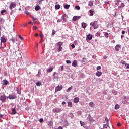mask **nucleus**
Returning a JSON list of instances; mask_svg holds the SVG:
<instances>
[{"label": "nucleus", "mask_w": 129, "mask_h": 129, "mask_svg": "<svg viewBox=\"0 0 129 129\" xmlns=\"http://www.w3.org/2000/svg\"><path fill=\"white\" fill-rule=\"evenodd\" d=\"M90 25V26H92L94 29H97V28H98V24H97V21L91 22Z\"/></svg>", "instance_id": "f257e3e1"}, {"label": "nucleus", "mask_w": 129, "mask_h": 129, "mask_svg": "<svg viewBox=\"0 0 129 129\" xmlns=\"http://www.w3.org/2000/svg\"><path fill=\"white\" fill-rule=\"evenodd\" d=\"M16 6H17V4H16V3L11 2L10 3L9 8L10 9V10H12V9H14V8H16Z\"/></svg>", "instance_id": "f03ea898"}, {"label": "nucleus", "mask_w": 129, "mask_h": 129, "mask_svg": "<svg viewBox=\"0 0 129 129\" xmlns=\"http://www.w3.org/2000/svg\"><path fill=\"white\" fill-rule=\"evenodd\" d=\"M62 89H63V87L62 86V85H58L55 88V92L60 91V90H62Z\"/></svg>", "instance_id": "7ed1b4c3"}, {"label": "nucleus", "mask_w": 129, "mask_h": 129, "mask_svg": "<svg viewBox=\"0 0 129 129\" xmlns=\"http://www.w3.org/2000/svg\"><path fill=\"white\" fill-rule=\"evenodd\" d=\"M57 45L58 46L59 48H58V52H61L62 51V42H59L57 44Z\"/></svg>", "instance_id": "20e7f679"}, {"label": "nucleus", "mask_w": 129, "mask_h": 129, "mask_svg": "<svg viewBox=\"0 0 129 129\" xmlns=\"http://www.w3.org/2000/svg\"><path fill=\"white\" fill-rule=\"evenodd\" d=\"M62 111V110L61 108H55L53 109V112L59 113V112H61Z\"/></svg>", "instance_id": "39448f33"}, {"label": "nucleus", "mask_w": 129, "mask_h": 129, "mask_svg": "<svg viewBox=\"0 0 129 129\" xmlns=\"http://www.w3.org/2000/svg\"><path fill=\"white\" fill-rule=\"evenodd\" d=\"M124 104H126V103H129V97L125 96L124 97Z\"/></svg>", "instance_id": "423d86ee"}, {"label": "nucleus", "mask_w": 129, "mask_h": 129, "mask_svg": "<svg viewBox=\"0 0 129 129\" xmlns=\"http://www.w3.org/2000/svg\"><path fill=\"white\" fill-rule=\"evenodd\" d=\"M7 98V96L5 95H3L0 97V100L2 101V102H5V100H6Z\"/></svg>", "instance_id": "0eeeda50"}, {"label": "nucleus", "mask_w": 129, "mask_h": 129, "mask_svg": "<svg viewBox=\"0 0 129 129\" xmlns=\"http://www.w3.org/2000/svg\"><path fill=\"white\" fill-rule=\"evenodd\" d=\"M61 19L63 22H66V21H67V15L63 14Z\"/></svg>", "instance_id": "6e6552de"}, {"label": "nucleus", "mask_w": 129, "mask_h": 129, "mask_svg": "<svg viewBox=\"0 0 129 129\" xmlns=\"http://www.w3.org/2000/svg\"><path fill=\"white\" fill-rule=\"evenodd\" d=\"M86 41H90V40L92 39V35L89 34L87 35V37L86 38Z\"/></svg>", "instance_id": "1a4fd4ad"}, {"label": "nucleus", "mask_w": 129, "mask_h": 129, "mask_svg": "<svg viewBox=\"0 0 129 129\" xmlns=\"http://www.w3.org/2000/svg\"><path fill=\"white\" fill-rule=\"evenodd\" d=\"M7 98L9 99H15V98H16V97L15 96V95L11 94L7 96Z\"/></svg>", "instance_id": "9d476101"}, {"label": "nucleus", "mask_w": 129, "mask_h": 129, "mask_svg": "<svg viewBox=\"0 0 129 129\" xmlns=\"http://www.w3.org/2000/svg\"><path fill=\"white\" fill-rule=\"evenodd\" d=\"M120 48H121V45L118 44L116 45L115 49L116 52H118V51H119V50L120 49Z\"/></svg>", "instance_id": "9b49d317"}, {"label": "nucleus", "mask_w": 129, "mask_h": 129, "mask_svg": "<svg viewBox=\"0 0 129 129\" xmlns=\"http://www.w3.org/2000/svg\"><path fill=\"white\" fill-rule=\"evenodd\" d=\"M0 40H1V45H2L3 43H6V42H7V40L3 37H1Z\"/></svg>", "instance_id": "f8f14e48"}, {"label": "nucleus", "mask_w": 129, "mask_h": 129, "mask_svg": "<svg viewBox=\"0 0 129 129\" xmlns=\"http://www.w3.org/2000/svg\"><path fill=\"white\" fill-rule=\"evenodd\" d=\"M115 5H117V6H118V7L119 8L120 4H121V2L120 1V0H116L115 1Z\"/></svg>", "instance_id": "ddd939ff"}, {"label": "nucleus", "mask_w": 129, "mask_h": 129, "mask_svg": "<svg viewBox=\"0 0 129 129\" xmlns=\"http://www.w3.org/2000/svg\"><path fill=\"white\" fill-rule=\"evenodd\" d=\"M72 66H73V67H77V61L75 60H74L72 63Z\"/></svg>", "instance_id": "4468645a"}, {"label": "nucleus", "mask_w": 129, "mask_h": 129, "mask_svg": "<svg viewBox=\"0 0 129 129\" xmlns=\"http://www.w3.org/2000/svg\"><path fill=\"white\" fill-rule=\"evenodd\" d=\"M80 19V16H74L73 18V21L74 22H75V21H77V20H79Z\"/></svg>", "instance_id": "2eb2a0df"}, {"label": "nucleus", "mask_w": 129, "mask_h": 129, "mask_svg": "<svg viewBox=\"0 0 129 129\" xmlns=\"http://www.w3.org/2000/svg\"><path fill=\"white\" fill-rule=\"evenodd\" d=\"M74 103H78L79 102V98L78 97H76L74 99Z\"/></svg>", "instance_id": "dca6fc26"}, {"label": "nucleus", "mask_w": 129, "mask_h": 129, "mask_svg": "<svg viewBox=\"0 0 129 129\" xmlns=\"http://www.w3.org/2000/svg\"><path fill=\"white\" fill-rule=\"evenodd\" d=\"M96 75H97L98 76V77H100V76L101 75H102V72H99V71H97L96 73Z\"/></svg>", "instance_id": "f3484780"}, {"label": "nucleus", "mask_w": 129, "mask_h": 129, "mask_svg": "<svg viewBox=\"0 0 129 129\" xmlns=\"http://www.w3.org/2000/svg\"><path fill=\"white\" fill-rule=\"evenodd\" d=\"M2 82L4 85H8V84H9V82L6 80H3Z\"/></svg>", "instance_id": "a211bd4d"}, {"label": "nucleus", "mask_w": 129, "mask_h": 129, "mask_svg": "<svg viewBox=\"0 0 129 129\" xmlns=\"http://www.w3.org/2000/svg\"><path fill=\"white\" fill-rule=\"evenodd\" d=\"M40 9H41V7H40V6H39V5H36L35 7V11H39V10H40Z\"/></svg>", "instance_id": "6ab92c4d"}, {"label": "nucleus", "mask_w": 129, "mask_h": 129, "mask_svg": "<svg viewBox=\"0 0 129 129\" xmlns=\"http://www.w3.org/2000/svg\"><path fill=\"white\" fill-rule=\"evenodd\" d=\"M87 26V25L86 23H85L84 22L82 23V28L85 29V28H86Z\"/></svg>", "instance_id": "aec40b11"}, {"label": "nucleus", "mask_w": 129, "mask_h": 129, "mask_svg": "<svg viewBox=\"0 0 129 129\" xmlns=\"http://www.w3.org/2000/svg\"><path fill=\"white\" fill-rule=\"evenodd\" d=\"M88 119H89L90 121H91L92 122H93V118L91 117V115H88Z\"/></svg>", "instance_id": "412c9836"}, {"label": "nucleus", "mask_w": 129, "mask_h": 129, "mask_svg": "<svg viewBox=\"0 0 129 129\" xmlns=\"http://www.w3.org/2000/svg\"><path fill=\"white\" fill-rule=\"evenodd\" d=\"M11 110L12 112L11 113V114H16V109H15V108H12Z\"/></svg>", "instance_id": "4be33fe9"}, {"label": "nucleus", "mask_w": 129, "mask_h": 129, "mask_svg": "<svg viewBox=\"0 0 129 129\" xmlns=\"http://www.w3.org/2000/svg\"><path fill=\"white\" fill-rule=\"evenodd\" d=\"M48 124L50 127H52V126H53V122L52 121H50L48 122Z\"/></svg>", "instance_id": "5701e85b"}, {"label": "nucleus", "mask_w": 129, "mask_h": 129, "mask_svg": "<svg viewBox=\"0 0 129 129\" xmlns=\"http://www.w3.org/2000/svg\"><path fill=\"white\" fill-rule=\"evenodd\" d=\"M60 8H61V6L59 4L56 5L55 6V10H59V9H60Z\"/></svg>", "instance_id": "b1692460"}, {"label": "nucleus", "mask_w": 129, "mask_h": 129, "mask_svg": "<svg viewBox=\"0 0 129 129\" xmlns=\"http://www.w3.org/2000/svg\"><path fill=\"white\" fill-rule=\"evenodd\" d=\"M71 90H72V86L67 89L66 92H70V91H71Z\"/></svg>", "instance_id": "393cba45"}, {"label": "nucleus", "mask_w": 129, "mask_h": 129, "mask_svg": "<svg viewBox=\"0 0 129 129\" xmlns=\"http://www.w3.org/2000/svg\"><path fill=\"white\" fill-rule=\"evenodd\" d=\"M88 6H89V7H92L93 6V2L92 1L89 2Z\"/></svg>", "instance_id": "a878e982"}, {"label": "nucleus", "mask_w": 129, "mask_h": 129, "mask_svg": "<svg viewBox=\"0 0 129 129\" xmlns=\"http://www.w3.org/2000/svg\"><path fill=\"white\" fill-rule=\"evenodd\" d=\"M70 7V5L66 4V5L64 6V8L66 10H68V9H69Z\"/></svg>", "instance_id": "bb28decb"}, {"label": "nucleus", "mask_w": 129, "mask_h": 129, "mask_svg": "<svg viewBox=\"0 0 129 129\" xmlns=\"http://www.w3.org/2000/svg\"><path fill=\"white\" fill-rule=\"evenodd\" d=\"M53 71V68H49L47 70V72H52Z\"/></svg>", "instance_id": "cd10ccee"}, {"label": "nucleus", "mask_w": 129, "mask_h": 129, "mask_svg": "<svg viewBox=\"0 0 129 129\" xmlns=\"http://www.w3.org/2000/svg\"><path fill=\"white\" fill-rule=\"evenodd\" d=\"M68 105L69 107H72V103H71V102H68Z\"/></svg>", "instance_id": "c85d7f7f"}, {"label": "nucleus", "mask_w": 129, "mask_h": 129, "mask_svg": "<svg viewBox=\"0 0 129 129\" xmlns=\"http://www.w3.org/2000/svg\"><path fill=\"white\" fill-rule=\"evenodd\" d=\"M123 7H124V4L122 3V2H121L119 8H123Z\"/></svg>", "instance_id": "c756f323"}, {"label": "nucleus", "mask_w": 129, "mask_h": 129, "mask_svg": "<svg viewBox=\"0 0 129 129\" xmlns=\"http://www.w3.org/2000/svg\"><path fill=\"white\" fill-rule=\"evenodd\" d=\"M104 36H105V38H106L107 39V38H108L109 35L107 33V32H105Z\"/></svg>", "instance_id": "7c9ffc66"}, {"label": "nucleus", "mask_w": 129, "mask_h": 129, "mask_svg": "<svg viewBox=\"0 0 129 129\" xmlns=\"http://www.w3.org/2000/svg\"><path fill=\"white\" fill-rule=\"evenodd\" d=\"M119 107H120L119 105L116 104L115 106V109L117 110L119 108Z\"/></svg>", "instance_id": "2f4dec72"}, {"label": "nucleus", "mask_w": 129, "mask_h": 129, "mask_svg": "<svg viewBox=\"0 0 129 129\" xmlns=\"http://www.w3.org/2000/svg\"><path fill=\"white\" fill-rule=\"evenodd\" d=\"M36 84L37 86H41V85H42V83L37 82V83H36Z\"/></svg>", "instance_id": "473e14b6"}, {"label": "nucleus", "mask_w": 129, "mask_h": 129, "mask_svg": "<svg viewBox=\"0 0 129 129\" xmlns=\"http://www.w3.org/2000/svg\"><path fill=\"white\" fill-rule=\"evenodd\" d=\"M94 11H92V10H89V12L90 13V16H93V12H94Z\"/></svg>", "instance_id": "72a5a7b5"}, {"label": "nucleus", "mask_w": 129, "mask_h": 129, "mask_svg": "<svg viewBox=\"0 0 129 129\" xmlns=\"http://www.w3.org/2000/svg\"><path fill=\"white\" fill-rule=\"evenodd\" d=\"M89 106H90V107H93V102H91L89 103Z\"/></svg>", "instance_id": "f704fd0d"}, {"label": "nucleus", "mask_w": 129, "mask_h": 129, "mask_svg": "<svg viewBox=\"0 0 129 129\" xmlns=\"http://www.w3.org/2000/svg\"><path fill=\"white\" fill-rule=\"evenodd\" d=\"M6 12H7V11H6V10H2V11H1V14L2 15H4V13H6Z\"/></svg>", "instance_id": "c9c22d12"}, {"label": "nucleus", "mask_w": 129, "mask_h": 129, "mask_svg": "<svg viewBox=\"0 0 129 129\" xmlns=\"http://www.w3.org/2000/svg\"><path fill=\"white\" fill-rule=\"evenodd\" d=\"M121 63L122 64V65H125V66H126V65H127V63H126V62L124 61H121Z\"/></svg>", "instance_id": "e433bc0d"}, {"label": "nucleus", "mask_w": 129, "mask_h": 129, "mask_svg": "<svg viewBox=\"0 0 129 129\" xmlns=\"http://www.w3.org/2000/svg\"><path fill=\"white\" fill-rule=\"evenodd\" d=\"M97 70H100L101 69V67L100 66H98L96 68Z\"/></svg>", "instance_id": "4c0bfd02"}, {"label": "nucleus", "mask_w": 129, "mask_h": 129, "mask_svg": "<svg viewBox=\"0 0 129 129\" xmlns=\"http://www.w3.org/2000/svg\"><path fill=\"white\" fill-rule=\"evenodd\" d=\"M75 9H76V10H80V7H79V6H76L75 7Z\"/></svg>", "instance_id": "58836bf2"}, {"label": "nucleus", "mask_w": 129, "mask_h": 129, "mask_svg": "<svg viewBox=\"0 0 129 129\" xmlns=\"http://www.w3.org/2000/svg\"><path fill=\"white\" fill-rule=\"evenodd\" d=\"M96 37H99V36H100V33L97 32V33H96Z\"/></svg>", "instance_id": "ea45409f"}, {"label": "nucleus", "mask_w": 129, "mask_h": 129, "mask_svg": "<svg viewBox=\"0 0 129 129\" xmlns=\"http://www.w3.org/2000/svg\"><path fill=\"white\" fill-rule=\"evenodd\" d=\"M66 62L67 63V64H71V61L69 60H67L66 61Z\"/></svg>", "instance_id": "a19ab883"}, {"label": "nucleus", "mask_w": 129, "mask_h": 129, "mask_svg": "<svg viewBox=\"0 0 129 129\" xmlns=\"http://www.w3.org/2000/svg\"><path fill=\"white\" fill-rule=\"evenodd\" d=\"M19 38L21 39V40H24V38L22 37V36H21V35H19Z\"/></svg>", "instance_id": "79ce46f5"}, {"label": "nucleus", "mask_w": 129, "mask_h": 129, "mask_svg": "<svg viewBox=\"0 0 129 129\" xmlns=\"http://www.w3.org/2000/svg\"><path fill=\"white\" fill-rule=\"evenodd\" d=\"M80 124H81V126H83V124H84V122L80 121Z\"/></svg>", "instance_id": "37998d69"}, {"label": "nucleus", "mask_w": 129, "mask_h": 129, "mask_svg": "<svg viewBox=\"0 0 129 129\" xmlns=\"http://www.w3.org/2000/svg\"><path fill=\"white\" fill-rule=\"evenodd\" d=\"M105 120L106 121V122H107V124H108V122L109 121V120H108V119L107 118V117L105 118Z\"/></svg>", "instance_id": "c03bdc74"}, {"label": "nucleus", "mask_w": 129, "mask_h": 129, "mask_svg": "<svg viewBox=\"0 0 129 129\" xmlns=\"http://www.w3.org/2000/svg\"><path fill=\"white\" fill-rule=\"evenodd\" d=\"M56 34V31L53 29L52 30V35H55Z\"/></svg>", "instance_id": "a18cd8bd"}, {"label": "nucleus", "mask_w": 129, "mask_h": 129, "mask_svg": "<svg viewBox=\"0 0 129 129\" xmlns=\"http://www.w3.org/2000/svg\"><path fill=\"white\" fill-rule=\"evenodd\" d=\"M107 126H108V124H105V125H104V127L105 128H107Z\"/></svg>", "instance_id": "49530a36"}, {"label": "nucleus", "mask_w": 129, "mask_h": 129, "mask_svg": "<svg viewBox=\"0 0 129 129\" xmlns=\"http://www.w3.org/2000/svg\"><path fill=\"white\" fill-rule=\"evenodd\" d=\"M40 38H41V40H43V38H44V36H43V34H41V35H40Z\"/></svg>", "instance_id": "de8ad7c7"}, {"label": "nucleus", "mask_w": 129, "mask_h": 129, "mask_svg": "<svg viewBox=\"0 0 129 129\" xmlns=\"http://www.w3.org/2000/svg\"><path fill=\"white\" fill-rule=\"evenodd\" d=\"M71 46L73 49H74V48H75V45H74V44H72Z\"/></svg>", "instance_id": "09e8293b"}, {"label": "nucleus", "mask_w": 129, "mask_h": 129, "mask_svg": "<svg viewBox=\"0 0 129 129\" xmlns=\"http://www.w3.org/2000/svg\"><path fill=\"white\" fill-rule=\"evenodd\" d=\"M32 20H33L34 21H36V20H37V19H36V18H35V17H32Z\"/></svg>", "instance_id": "8fccbe9b"}, {"label": "nucleus", "mask_w": 129, "mask_h": 129, "mask_svg": "<svg viewBox=\"0 0 129 129\" xmlns=\"http://www.w3.org/2000/svg\"><path fill=\"white\" fill-rule=\"evenodd\" d=\"M44 1V0H39L38 3L39 4H42V2Z\"/></svg>", "instance_id": "3c124183"}, {"label": "nucleus", "mask_w": 129, "mask_h": 129, "mask_svg": "<svg viewBox=\"0 0 129 129\" xmlns=\"http://www.w3.org/2000/svg\"><path fill=\"white\" fill-rule=\"evenodd\" d=\"M126 69H129V64L127 63V64L126 66Z\"/></svg>", "instance_id": "603ef678"}, {"label": "nucleus", "mask_w": 129, "mask_h": 129, "mask_svg": "<svg viewBox=\"0 0 129 129\" xmlns=\"http://www.w3.org/2000/svg\"><path fill=\"white\" fill-rule=\"evenodd\" d=\"M11 41H12V42L15 43L16 40L14 39H11Z\"/></svg>", "instance_id": "864d4df0"}, {"label": "nucleus", "mask_w": 129, "mask_h": 129, "mask_svg": "<svg viewBox=\"0 0 129 129\" xmlns=\"http://www.w3.org/2000/svg\"><path fill=\"white\" fill-rule=\"evenodd\" d=\"M85 61H86V58H83L82 59V62H85Z\"/></svg>", "instance_id": "5fc2aeb1"}, {"label": "nucleus", "mask_w": 129, "mask_h": 129, "mask_svg": "<svg viewBox=\"0 0 129 129\" xmlns=\"http://www.w3.org/2000/svg\"><path fill=\"white\" fill-rule=\"evenodd\" d=\"M64 70V66H61V71H63Z\"/></svg>", "instance_id": "6e6d98bb"}, {"label": "nucleus", "mask_w": 129, "mask_h": 129, "mask_svg": "<svg viewBox=\"0 0 129 129\" xmlns=\"http://www.w3.org/2000/svg\"><path fill=\"white\" fill-rule=\"evenodd\" d=\"M34 28L35 30H38V27H37L36 26H34Z\"/></svg>", "instance_id": "4d7b16f0"}, {"label": "nucleus", "mask_w": 129, "mask_h": 129, "mask_svg": "<svg viewBox=\"0 0 129 129\" xmlns=\"http://www.w3.org/2000/svg\"><path fill=\"white\" fill-rule=\"evenodd\" d=\"M62 104L63 105H65V104H66V102H65L64 101H63V102H62Z\"/></svg>", "instance_id": "13d9d810"}, {"label": "nucleus", "mask_w": 129, "mask_h": 129, "mask_svg": "<svg viewBox=\"0 0 129 129\" xmlns=\"http://www.w3.org/2000/svg\"><path fill=\"white\" fill-rule=\"evenodd\" d=\"M69 115H71V116H72V117H73V114H72V113H70L69 114Z\"/></svg>", "instance_id": "bf43d9fd"}, {"label": "nucleus", "mask_w": 129, "mask_h": 129, "mask_svg": "<svg viewBox=\"0 0 129 129\" xmlns=\"http://www.w3.org/2000/svg\"><path fill=\"white\" fill-rule=\"evenodd\" d=\"M43 119H39V122H42L43 121Z\"/></svg>", "instance_id": "052dcab7"}, {"label": "nucleus", "mask_w": 129, "mask_h": 129, "mask_svg": "<svg viewBox=\"0 0 129 129\" xmlns=\"http://www.w3.org/2000/svg\"><path fill=\"white\" fill-rule=\"evenodd\" d=\"M25 13L26 15H29V12L28 11H25Z\"/></svg>", "instance_id": "680f3d73"}, {"label": "nucleus", "mask_w": 129, "mask_h": 129, "mask_svg": "<svg viewBox=\"0 0 129 129\" xmlns=\"http://www.w3.org/2000/svg\"><path fill=\"white\" fill-rule=\"evenodd\" d=\"M57 129H63L62 126H59Z\"/></svg>", "instance_id": "e2e57ef3"}, {"label": "nucleus", "mask_w": 129, "mask_h": 129, "mask_svg": "<svg viewBox=\"0 0 129 129\" xmlns=\"http://www.w3.org/2000/svg\"><path fill=\"white\" fill-rule=\"evenodd\" d=\"M38 33H35V37H38Z\"/></svg>", "instance_id": "0e129e2a"}, {"label": "nucleus", "mask_w": 129, "mask_h": 129, "mask_svg": "<svg viewBox=\"0 0 129 129\" xmlns=\"http://www.w3.org/2000/svg\"><path fill=\"white\" fill-rule=\"evenodd\" d=\"M122 34H125V31H122Z\"/></svg>", "instance_id": "69168bd1"}, {"label": "nucleus", "mask_w": 129, "mask_h": 129, "mask_svg": "<svg viewBox=\"0 0 129 129\" xmlns=\"http://www.w3.org/2000/svg\"><path fill=\"white\" fill-rule=\"evenodd\" d=\"M78 114H81V111H79L78 112Z\"/></svg>", "instance_id": "338daca9"}, {"label": "nucleus", "mask_w": 129, "mask_h": 129, "mask_svg": "<svg viewBox=\"0 0 129 129\" xmlns=\"http://www.w3.org/2000/svg\"><path fill=\"white\" fill-rule=\"evenodd\" d=\"M55 75H56V72H54L53 74V76L54 77V78H55Z\"/></svg>", "instance_id": "774afa93"}]
</instances>
